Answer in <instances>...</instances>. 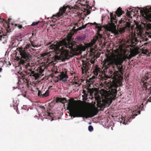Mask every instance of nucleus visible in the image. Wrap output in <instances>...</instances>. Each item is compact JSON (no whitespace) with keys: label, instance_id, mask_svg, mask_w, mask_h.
Instances as JSON below:
<instances>
[{"label":"nucleus","instance_id":"1","mask_svg":"<svg viewBox=\"0 0 151 151\" xmlns=\"http://www.w3.org/2000/svg\"><path fill=\"white\" fill-rule=\"evenodd\" d=\"M128 59L126 55H119L116 54L113 55L111 57L105 59L102 62L103 70L106 72L111 66L114 70H111L109 71V74L112 78L116 82L111 84L109 87L108 91L104 89L101 90V93L102 97L104 98L101 101L100 96L98 93H95V99L96 100L98 108H101L103 105L109 106L114 100L117 93V88L119 84H120V81L123 77L119 74L123 72L122 64L126 59Z\"/></svg>","mask_w":151,"mask_h":151},{"label":"nucleus","instance_id":"2","mask_svg":"<svg viewBox=\"0 0 151 151\" xmlns=\"http://www.w3.org/2000/svg\"><path fill=\"white\" fill-rule=\"evenodd\" d=\"M67 38L49 46L50 49L55 52L56 55L52 58L53 62L57 61L61 58L64 60L68 59L73 56V53H81L86 50V46H78L71 42V36L68 35Z\"/></svg>","mask_w":151,"mask_h":151},{"label":"nucleus","instance_id":"3","mask_svg":"<svg viewBox=\"0 0 151 151\" xmlns=\"http://www.w3.org/2000/svg\"><path fill=\"white\" fill-rule=\"evenodd\" d=\"M67 109L71 113V116L74 117H93L97 115L99 110L96 108L90 112H87L83 109H82L78 107L77 101L74 100L71 98L68 100L67 105Z\"/></svg>","mask_w":151,"mask_h":151},{"label":"nucleus","instance_id":"4","mask_svg":"<svg viewBox=\"0 0 151 151\" xmlns=\"http://www.w3.org/2000/svg\"><path fill=\"white\" fill-rule=\"evenodd\" d=\"M122 9L120 7H119L116 11L115 12V14H113V13H110V23H109V26L108 27V30L112 32H115L116 34H118V32L116 30V26L115 24L116 23V16L118 17H120L124 13V12L122 10Z\"/></svg>","mask_w":151,"mask_h":151},{"label":"nucleus","instance_id":"5","mask_svg":"<svg viewBox=\"0 0 151 151\" xmlns=\"http://www.w3.org/2000/svg\"><path fill=\"white\" fill-rule=\"evenodd\" d=\"M30 60H24L23 59H21L19 62V64L20 66L21 67L25 68L27 70L23 72L22 73V77L23 78H27V76L29 75L30 76H32L35 79L38 78L37 75L35 73V71L32 70V69L30 67V63L28 62Z\"/></svg>","mask_w":151,"mask_h":151},{"label":"nucleus","instance_id":"6","mask_svg":"<svg viewBox=\"0 0 151 151\" xmlns=\"http://www.w3.org/2000/svg\"><path fill=\"white\" fill-rule=\"evenodd\" d=\"M30 44H27L24 48L21 47L17 48V50L19 51L22 58L26 59L27 60H31L32 56L29 52L26 51L27 49L31 48L32 49L34 50L33 49L31 48L32 46L34 47H38L37 45H35L34 42L30 41Z\"/></svg>","mask_w":151,"mask_h":151},{"label":"nucleus","instance_id":"7","mask_svg":"<svg viewBox=\"0 0 151 151\" xmlns=\"http://www.w3.org/2000/svg\"><path fill=\"white\" fill-rule=\"evenodd\" d=\"M95 59L93 58L90 60L89 62H87L86 61H83L82 63V67L81 68L82 72L83 74L84 72L86 73L89 70L91 69V64H93L95 62Z\"/></svg>","mask_w":151,"mask_h":151},{"label":"nucleus","instance_id":"8","mask_svg":"<svg viewBox=\"0 0 151 151\" xmlns=\"http://www.w3.org/2000/svg\"><path fill=\"white\" fill-rule=\"evenodd\" d=\"M68 7V6H65L64 5L62 7H61L59 10L58 12L55 14H53L51 18V21L53 23L56 22L57 20L55 18V17L56 18H59L61 16H63V15L65 13L67 8Z\"/></svg>","mask_w":151,"mask_h":151},{"label":"nucleus","instance_id":"9","mask_svg":"<svg viewBox=\"0 0 151 151\" xmlns=\"http://www.w3.org/2000/svg\"><path fill=\"white\" fill-rule=\"evenodd\" d=\"M148 11L149 12H151V6L149 8ZM144 18L146 23H144V25L146 29V30L147 31H148L149 29H151V23H147V22H151V14H146Z\"/></svg>","mask_w":151,"mask_h":151},{"label":"nucleus","instance_id":"10","mask_svg":"<svg viewBox=\"0 0 151 151\" xmlns=\"http://www.w3.org/2000/svg\"><path fill=\"white\" fill-rule=\"evenodd\" d=\"M126 19H122L120 21H119L120 24H122V27H121L119 31V32L121 34H122L124 33L125 30L127 29L128 28L130 27V24L129 22H127L126 21Z\"/></svg>","mask_w":151,"mask_h":151},{"label":"nucleus","instance_id":"11","mask_svg":"<svg viewBox=\"0 0 151 151\" xmlns=\"http://www.w3.org/2000/svg\"><path fill=\"white\" fill-rule=\"evenodd\" d=\"M87 91L85 90H83L82 93L83 94V95L82 96L84 98H87L88 93H90V96H91L93 95L94 91L93 88H91L89 87H87L86 88Z\"/></svg>","mask_w":151,"mask_h":151},{"label":"nucleus","instance_id":"12","mask_svg":"<svg viewBox=\"0 0 151 151\" xmlns=\"http://www.w3.org/2000/svg\"><path fill=\"white\" fill-rule=\"evenodd\" d=\"M90 24V25H96V26H99V25H100V24H98L97 23H96V22H94L93 23H88L86 24L85 25H82V26L81 27H79L77 29H76V27L75 26H74L73 27V30L74 31H77L78 30H81L83 29H84L86 27V26L88 24Z\"/></svg>","mask_w":151,"mask_h":151},{"label":"nucleus","instance_id":"13","mask_svg":"<svg viewBox=\"0 0 151 151\" xmlns=\"http://www.w3.org/2000/svg\"><path fill=\"white\" fill-rule=\"evenodd\" d=\"M67 72H62L58 76L60 80L63 82H65L67 81L68 78V75L66 74Z\"/></svg>","mask_w":151,"mask_h":151},{"label":"nucleus","instance_id":"14","mask_svg":"<svg viewBox=\"0 0 151 151\" xmlns=\"http://www.w3.org/2000/svg\"><path fill=\"white\" fill-rule=\"evenodd\" d=\"M143 83V94H144V92L145 90H146V89H150L151 88V86L149 84V83H148V81L147 82L146 81H142Z\"/></svg>","mask_w":151,"mask_h":151},{"label":"nucleus","instance_id":"15","mask_svg":"<svg viewBox=\"0 0 151 151\" xmlns=\"http://www.w3.org/2000/svg\"><path fill=\"white\" fill-rule=\"evenodd\" d=\"M141 111H134L132 113V115L131 116L129 117V119H128V120L129 122L130 121V119H134L136 116H137L138 114H140Z\"/></svg>","mask_w":151,"mask_h":151},{"label":"nucleus","instance_id":"16","mask_svg":"<svg viewBox=\"0 0 151 151\" xmlns=\"http://www.w3.org/2000/svg\"><path fill=\"white\" fill-rule=\"evenodd\" d=\"M100 69L96 66L93 71V73L95 76H97L99 73H100Z\"/></svg>","mask_w":151,"mask_h":151},{"label":"nucleus","instance_id":"17","mask_svg":"<svg viewBox=\"0 0 151 151\" xmlns=\"http://www.w3.org/2000/svg\"><path fill=\"white\" fill-rule=\"evenodd\" d=\"M138 53V50L137 49H135L131 51V54L133 56H134Z\"/></svg>","mask_w":151,"mask_h":151},{"label":"nucleus","instance_id":"18","mask_svg":"<svg viewBox=\"0 0 151 151\" xmlns=\"http://www.w3.org/2000/svg\"><path fill=\"white\" fill-rule=\"evenodd\" d=\"M141 50L142 53L144 54L147 55L149 53V51L146 49L145 47H144L141 49Z\"/></svg>","mask_w":151,"mask_h":151},{"label":"nucleus","instance_id":"19","mask_svg":"<svg viewBox=\"0 0 151 151\" xmlns=\"http://www.w3.org/2000/svg\"><path fill=\"white\" fill-rule=\"evenodd\" d=\"M7 26H8L6 30V33H5L4 32V33L3 32V35L4 36H6V35H8L9 34L10 32L11 29L9 28L10 27L9 25H7Z\"/></svg>","mask_w":151,"mask_h":151},{"label":"nucleus","instance_id":"20","mask_svg":"<svg viewBox=\"0 0 151 151\" xmlns=\"http://www.w3.org/2000/svg\"><path fill=\"white\" fill-rule=\"evenodd\" d=\"M61 103L65 104L66 103H68V101L65 98H61Z\"/></svg>","mask_w":151,"mask_h":151},{"label":"nucleus","instance_id":"21","mask_svg":"<svg viewBox=\"0 0 151 151\" xmlns=\"http://www.w3.org/2000/svg\"><path fill=\"white\" fill-rule=\"evenodd\" d=\"M49 90H47L45 93H43L42 95V97H47L49 95Z\"/></svg>","mask_w":151,"mask_h":151},{"label":"nucleus","instance_id":"22","mask_svg":"<svg viewBox=\"0 0 151 151\" xmlns=\"http://www.w3.org/2000/svg\"><path fill=\"white\" fill-rule=\"evenodd\" d=\"M85 38V36H79L77 38V40L78 41H81L84 40Z\"/></svg>","mask_w":151,"mask_h":151},{"label":"nucleus","instance_id":"23","mask_svg":"<svg viewBox=\"0 0 151 151\" xmlns=\"http://www.w3.org/2000/svg\"><path fill=\"white\" fill-rule=\"evenodd\" d=\"M42 67L43 66H40L39 68V69L38 70V72L40 73H42L44 70V68L43 67V68H42Z\"/></svg>","mask_w":151,"mask_h":151},{"label":"nucleus","instance_id":"24","mask_svg":"<svg viewBox=\"0 0 151 151\" xmlns=\"http://www.w3.org/2000/svg\"><path fill=\"white\" fill-rule=\"evenodd\" d=\"M80 81H75V82H71V84L72 85H74V84H75L76 85H78V86H77V87L79 86H80V85L81 84H79Z\"/></svg>","mask_w":151,"mask_h":151},{"label":"nucleus","instance_id":"25","mask_svg":"<svg viewBox=\"0 0 151 151\" xmlns=\"http://www.w3.org/2000/svg\"><path fill=\"white\" fill-rule=\"evenodd\" d=\"M149 79V77L147 76H145V77L143 78L142 79V81H147V80Z\"/></svg>","mask_w":151,"mask_h":151},{"label":"nucleus","instance_id":"26","mask_svg":"<svg viewBox=\"0 0 151 151\" xmlns=\"http://www.w3.org/2000/svg\"><path fill=\"white\" fill-rule=\"evenodd\" d=\"M49 54V53L48 52H45L42 53L41 55L42 57H45V56L48 55Z\"/></svg>","mask_w":151,"mask_h":151},{"label":"nucleus","instance_id":"27","mask_svg":"<svg viewBox=\"0 0 151 151\" xmlns=\"http://www.w3.org/2000/svg\"><path fill=\"white\" fill-rule=\"evenodd\" d=\"M98 29V31L99 32L102 30V27H101V25H99V26H96V28Z\"/></svg>","mask_w":151,"mask_h":151},{"label":"nucleus","instance_id":"28","mask_svg":"<svg viewBox=\"0 0 151 151\" xmlns=\"http://www.w3.org/2000/svg\"><path fill=\"white\" fill-rule=\"evenodd\" d=\"M46 115L48 116H49L50 117H52L53 116V113L49 112H47L45 114Z\"/></svg>","mask_w":151,"mask_h":151},{"label":"nucleus","instance_id":"29","mask_svg":"<svg viewBox=\"0 0 151 151\" xmlns=\"http://www.w3.org/2000/svg\"><path fill=\"white\" fill-rule=\"evenodd\" d=\"M40 22V21H38L37 22H32V24L31 25L32 26H35L38 24Z\"/></svg>","mask_w":151,"mask_h":151},{"label":"nucleus","instance_id":"30","mask_svg":"<svg viewBox=\"0 0 151 151\" xmlns=\"http://www.w3.org/2000/svg\"><path fill=\"white\" fill-rule=\"evenodd\" d=\"M42 92L40 90H38V95L40 97H42Z\"/></svg>","mask_w":151,"mask_h":151},{"label":"nucleus","instance_id":"31","mask_svg":"<svg viewBox=\"0 0 151 151\" xmlns=\"http://www.w3.org/2000/svg\"><path fill=\"white\" fill-rule=\"evenodd\" d=\"M124 119V122H123V124H127V120H126V119H125V118L124 117L122 118V120H123Z\"/></svg>","mask_w":151,"mask_h":151},{"label":"nucleus","instance_id":"32","mask_svg":"<svg viewBox=\"0 0 151 151\" xmlns=\"http://www.w3.org/2000/svg\"><path fill=\"white\" fill-rule=\"evenodd\" d=\"M88 130L90 131H92L93 130V128L92 126H89L88 127Z\"/></svg>","mask_w":151,"mask_h":151},{"label":"nucleus","instance_id":"33","mask_svg":"<svg viewBox=\"0 0 151 151\" xmlns=\"http://www.w3.org/2000/svg\"><path fill=\"white\" fill-rule=\"evenodd\" d=\"M61 98H57L56 99V102L58 103L59 102L61 103Z\"/></svg>","mask_w":151,"mask_h":151},{"label":"nucleus","instance_id":"34","mask_svg":"<svg viewBox=\"0 0 151 151\" xmlns=\"http://www.w3.org/2000/svg\"><path fill=\"white\" fill-rule=\"evenodd\" d=\"M74 81H77L78 80V77H74Z\"/></svg>","mask_w":151,"mask_h":151},{"label":"nucleus","instance_id":"35","mask_svg":"<svg viewBox=\"0 0 151 151\" xmlns=\"http://www.w3.org/2000/svg\"><path fill=\"white\" fill-rule=\"evenodd\" d=\"M131 12H127V15H128V16L129 17H130V14H131Z\"/></svg>","mask_w":151,"mask_h":151},{"label":"nucleus","instance_id":"36","mask_svg":"<svg viewBox=\"0 0 151 151\" xmlns=\"http://www.w3.org/2000/svg\"><path fill=\"white\" fill-rule=\"evenodd\" d=\"M151 96H150V97H149V98L147 99V102H151Z\"/></svg>","mask_w":151,"mask_h":151},{"label":"nucleus","instance_id":"37","mask_svg":"<svg viewBox=\"0 0 151 151\" xmlns=\"http://www.w3.org/2000/svg\"><path fill=\"white\" fill-rule=\"evenodd\" d=\"M18 27L19 29H21L22 28V26L21 25H19L18 26Z\"/></svg>","mask_w":151,"mask_h":151},{"label":"nucleus","instance_id":"38","mask_svg":"<svg viewBox=\"0 0 151 151\" xmlns=\"http://www.w3.org/2000/svg\"><path fill=\"white\" fill-rule=\"evenodd\" d=\"M41 108L44 111H45V107H44V106H41Z\"/></svg>","mask_w":151,"mask_h":151},{"label":"nucleus","instance_id":"39","mask_svg":"<svg viewBox=\"0 0 151 151\" xmlns=\"http://www.w3.org/2000/svg\"><path fill=\"white\" fill-rule=\"evenodd\" d=\"M96 76H92L91 77V78L92 79H94L96 78V77H96Z\"/></svg>","mask_w":151,"mask_h":151},{"label":"nucleus","instance_id":"40","mask_svg":"<svg viewBox=\"0 0 151 151\" xmlns=\"http://www.w3.org/2000/svg\"><path fill=\"white\" fill-rule=\"evenodd\" d=\"M140 13L141 14H142L144 12L142 10H140Z\"/></svg>","mask_w":151,"mask_h":151},{"label":"nucleus","instance_id":"41","mask_svg":"<svg viewBox=\"0 0 151 151\" xmlns=\"http://www.w3.org/2000/svg\"><path fill=\"white\" fill-rule=\"evenodd\" d=\"M86 13L87 15H88L90 13V12L89 10H88L86 12Z\"/></svg>","mask_w":151,"mask_h":151},{"label":"nucleus","instance_id":"42","mask_svg":"<svg viewBox=\"0 0 151 151\" xmlns=\"http://www.w3.org/2000/svg\"><path fill=\"white\" fill-rule=\"evenodd\" d=\"M148 40V39L147 38H145V39H143L142 40V41H147Z\"/></svg>","mask_w":151,"mask_h":151},{"label":"nucleus","instance_id":"43","mask_svg":"<svg viewBox=\"0 0 151 151\" xmlns=\"http://www.w3.org/2000/svg\"><path fill=\"white\" fill-rule=\"evenodd\" d=\"M135 42H136V43L135 44L137 43V42H138V40L137 39H135Z\"/></svg>","mask_w":151,"mask_h":151},{"label":"nucleus","instance_id":"44","mask_svg":"<svg viewBox=\"0 0 151 151\" xmlns=\"http://www.w3.org/2000/svg\"><path fill=\"white\" fill-rule=\"evenodd\" d=\"M75 25L77 26V27H78L79 26L78 24L77 23H76Z\"/></svg>","mask_w":151,"mask_h":151},{"label":"nucleus","instance_id":"45","mask_svg":"<svg viewBox=\"0 0 151 151\" xmlns=\"http://www.w3.org/2000/svg\"><path fill=\"white\" fill-rule=\"evenodd\" d=\"M2 68H0V72L2 71Z\"/></svg>","mask_w":151,"mask_h":151},{"label":"nucleus","instance_id":"46","mask_svg":"<svg viewBox=\"0 0 151 151\" xmlns=\"http://www.w3.org/2000/svg\"><path fill=\"white\" fill-rule=\"evenodd\" d=\"M2 36V35H0V40H1Z\"/></svg>","mask_w":151,"mask_h":151},{"label":"nucleus","instance_id":"47","mask_svg":"<svg viewBox=\"0 0 151 151\" xmlns=\"http://www.w3.org/2000/svg\"><path fill=\"white\" fill-rule=\"evenodd\" d=\"M147 44V42H145L144 43V45H146Z\"/></svg>","mask_w":151,"mask_h":151},{"label":"nucleus","instance_id":"48","mask_svg":"<svg viewBox=\"0 0 151 151\" xmlns=\"http://www.w3.org/2000/svg\"><path fill=\"white\" fill-rule=\"evenodd\" d=\"M95 41H93V44H94L95 43Z\"/></svg>","mask_w":151,"mask_h":151},{"label":"nucleus","instance_id":"49","mask_svg":"<svg viewBox=\"0 0 151 151\" xmlns=\"http://www.w3.org/2000/svg\"><path fill=\"white\" fill-rule=\"evenodd\" d=\"M11 20V18H9L8 19V21H10Z\"/></svg>","mask_w":151,"mask_h":151},{"label":"nucleus","instance_id":"50","mask_svg":"<svg viewBox=\"0 0 151 151\" xmlns=\"http://www.w3.org/2000/svg\"><path fill=\"white\" fill-rule=\"evenodd\" d=\"M85 0H79V1H80V2H82V1H84Z\"/></svg>","mask_w":151,"mask_h":151},{"label":"nucleus","instance_id":"51","mask_svg":"<svg viewBox=\"0 0 151 151\" xmlns=\"http://www.w3.org/2000/svg\"><path fill=\"white\" fill-rule=\"evenodd\" d=\"M32 36H33V35H34V34H33V33H32Z\"/></svg>","mask_w":151,"mask_h":151}]
</instances>
